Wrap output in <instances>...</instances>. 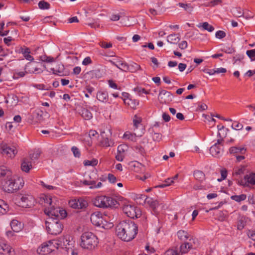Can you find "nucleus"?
I'll list each match as a JSON object with an SVG mask.
<instances>
[{
    "label": "nucleus",
    "instance_id": "obj_30",
    "mask_svg": "<svg viewBox=\"0 0 255 255\" xmlns=\"http://www.w3.org/2000/svg\"><path fill=\"white\" fill-rule=\"evenodd\" d=\"M193 175L195 178L200 182H202L205 179V175L201 171L196 170L194 171Z\"/></svg>",
    "mask_w": 255,
    "mask_h": 255
},
{
    "label": "nucleus",
    "instance_id": "obj_55",
    "mask_svg": "<svg viewBox=\"0 0 255 255\" xmlns=\"http://www.w3.org/2000/svg\"><path fill=\"white\" fill-rule=\"evenodd\" d=\"M221 179H218V181H221L223 180H224L227 176V171L226 169H222L221 171Z\"/></svg>",
    "mask_w": 255,
    "mask_h": 255
},
{
    "label": "nucleus",
    "instance_id": "obj_47",
    "mask_svg": "<svg viewBox=\"0 0 255 255\" xmlns=\"http://www.w3.org/2000/svg\"><path fill=\"white\" fill-rule=\"evenodd\" d=\"M232 128L236 130H240L243 128V126L238 122H234L232 124Z\"/></svg>",
    "mask_w": 255,
    "mask_h": 255
},
{
    "label": "nucleus",
    "instance_id": "obj_23",
    "mask_svg": "<svg viewBox=\"0 0 255 255\" xmlns=\"http://www.w3.org/2000/svg\"><path fill=\"white\" fill-rule=\"evenodd\" d=\"M64 70V65L62 64H59L58 68L57 69H55L54 68L51 69V71L54 74L59 76H64L65 75Z\"/></svg>",
    "mask_w": 255,
    "mask_h": 255
},
{
    "label": "nucleus",
    "instance_id": "obj_38",
    "mask_svg": "<svg viewBox=\"0 0 255 255\" xmlns=\"http://www.w3.org/2000/svg\"><path fill=\"white\" fill-rule=\"evenodd\" d=\"M232 199L237 201L241 202L244 201L246 199V195L245 194H241L240 195H234L231 197Z\"/></svg>",
    "mask_w": 255,
    "mask_h": 255
},
{
    "label": "nucleus",
    "instance_id": "obj_46",
    "mask_svg": "<svg viewBox=\"0 0 255 255\" xmlns=\"http://www.w3.org/2000/svg\"><path fill=\"white\" fill-rule=\"evenodd\" d=\"M133 91L135 92H136L137 94H138L139 95H140L141 92L143 93H145L146 94H149V91H147L145 90V89L139 87H136L134 88V89H133Z\"/></svg>",
    "mask_w": 255,
    "mask_h": 255
},
{
    "label": "nucleus",
    "instance_id": "obj_52",
    "mask_svg": "<svg viewBox=\"0 0 255 255\" xmlns=\"http://www.w3.org/2000/svg\"><path fill=\"white\" fill-rule=\"evenodd\" d=\"M136 150H137L141 155L143 156L145 154V150L143 147L140 145L135 146L134 147Z\"/></svg>",
    "mask_w": 255,
    "mask_h": 255
},
{
    "label": "nucleus",
    "instance_id": "obj_4",
    "mask_svg": "<svg viewBox=\"0 0 255 255\" xmlns=\"http://www.w3.org/2000/svg\"><path fill=\"white\" fill-rule=\"evenodd\" d=\"M46 230L49 234L56 236L60 234L63 230V223L57 219L49 218L45 221Z\"/></svg>",
    "mask_w": 255,
    "mask_h": 255
},
{
    "label": "nucleus",
    "instance_id": "obj_7",
    "mask_svg": "<svg viewBox=\"0 0 255 255\" xmlns=\"http://www.w3.org/2000/svg\"><path fill=\"white\" fill-rule=\"evenodd\" d=\"M192 242L194 243V239H190L189 242H185L182 244L180 246V251L179 253L176 250L169 249L167 250L163 255H180V254L187 253L189 250L194 248L192 245Z\"/></svg>",
    "mask_w": 255,
    "mask_h": 255
},
{
    "label": "nucleus",
    "instance_id": "obj_22",
    "mask_svg": "<svg viewBox=\"0 0 255 255\" xmlns=\"http://www.w3.org/2000/svg\"><path fill=\"white\" fill-rule=\"evenodd\" d=\"M104 134L105 132H103L101 133L102 139L100 141L101 144L102 146L105 147L112 146L114 144V142H113V141L109 140L108 137L105 136Z\"/></svg>",
    "mask_w": 255,
    "mask_h": 255
},
{
    "label": "nucleus",
    "instance_id": "obj_31",
    "mask_svg": "<svg viewBox=\"0 0 255 255\" xmlns=\"http://www.w3.org/2000/svg\"><path fill=\"white\" fill-rule=\"evenodd\" d=\"M177 236L179 239L181 241H185L190 237L189 234L186 231L184 230L179 231L177 232Z\"/></svg>",
    "mask_w": 255,
    "mask_h": 255
},
{
    "label": "nucleus",
    "instance_id": "obj_27",
    "mask_svg": "<svg viewBox=\"0 0 255 255\" xmlns=\"http://www.w3.org/2000/svg\"><path fill=\"white\" fill-rule=\"evenodd\" d=\"M10 226L13 232L18 233L21 230V225L17 220H12Z\"/></svg>",
    "mask_w": 255,
    "mask_h": 255
},
{
    "label": "nucleus",
    "instance_id": "obj_36",
    "mask_svg": "<svg viewBox=\"0 0 255 255\" xmlns=\"http://www.w3.org/2000/svg\"><path fill=\"white\" fill-rule=\"evenodd\" d=\"M147 203L153 209H155L159 205V202L157 200H153L152 198H146Z\"/></svg>",
    "mask_w": 255,
    "mask_h": 255
},
{
    "label": "nucleus",
    "instance_id": "obj_58",
    "mask_svg": "<svg viewBox=\"0 0 255 255\" xmlns=\"http://www.w3.org/2000/svg\"><path fill=\"white\" fill-rule=\"evenodd\" d=\"M92 63V60L90 57H87L84 59L82 64L84 65H87Z\"/></svg>",
    "mask_w": 255,
    "mask_h": 255
},
{
    "label": "nucleus",
    "instance_id": "obj_8",
    "mask_svg": "<svg viewBox=\"0 0 255 255\" xmlns=\"http://www.w3.org/2000/svg\"><path fill=\"white\" fill-rule=\"evenodd\" d=\"M218 136L220 138L218 139L217 142L215 143L210 148V152L212 156L215 157H219L221 154V152L223 150V137L221 135L220 132H218Z\"/></svg>",
    "mask_w": 255,
    "mask_h": 255
},
{
    "label": "nucleus",
    "instance_id": "obj_51",
    "mask_svg": "<svg viewBox=\"0 0 255 255\" xmlns=\"http://www.w3.org/2000/svg\"><path fill=\"white\" fill-rule=\"evenodd\" d=\"M81 182H82L84 185H85V186L90 185V186H93V185H95L96 183V181H94V180L88 181V180H84L83 181H81Z\"/></svg>",
    "mask_w": 255,
    "mask_h": 255
},
{
    "label": "nucleus",
    "instance_id": "obj_45",
    "mask_svg": "<svg viewBox=\"0 0 255 255\" xmlns=\"http://www.w3.org/2000/svg\"><path fill=\"white\" fill-rule=\"evenodd\" d=\"M67 255H78V253L77 250L74 248V245L72 247H70L66 251Z\"/></svg>",
    "mask_w": 255,
    "mask_h": 255
},
{
    "label": "nucleus",
    "instance_id": "obj_16",
    "mask_svg": "<svg viewBox=\"0 0 255 255\" xmlns=\"http://www.w3.org/2000/svg\"><path fill=\"white\" fill-rule=\"evenodd\" d=\"M15 254L14 250L9 245L0 243V255H12Z\"/></svg>",
    "mask_w": 255,
    "mask_h": 255
},
{
    "label": "nucleus",
    "instance_id": "obj_2",
    "mask_svg": "<svg viewBox=\"0 0 255 255\" xmlns=\"http://www.w3.org/2000/svg\"><path fill=\"white\" fill-rule=\"evenodd\" d=\"M92 202L94 206L102 208H117L119 205L116 199L105 196H97L92 200Z\"/></svg>",
    "mask_w": 255,
    "mask_h": 255
},
{
    "label": "nucleus",
    "instance_id": "obj_39",
    "mask_svg": "<svg viewBox=\"0 0 255 255\" xmlns=\"http://www.w3.org/2000/svg\"><path fill=\"white\" fill-rule=\"evenodd\" d=\"M98 160L96 159H93L91 160H85L83 162L85 166H95L98 164Z\"/></svg>",
    "mask_w": 255,
    "mask_h": 255
},
{
    "label": "nucleus",
    "instance_id": "obj_59",
    "mask_svg": "<svg viewBox=\"0 0 255 255\" xmlns=\"http://www.w3.org/2000/svg\"><path fill=\"white\" fill-rule=\"evenodd\" d=\"M222 51L225 52L226 53L231 54L235 52V49L232 47H227L226 49H222Z\"/></svg>",
    "mask_w": 255,
    "mask_h": 255
},
{
    "label": "nucleus",
    "instance_id": "obj_44",
    "mask_svg": "<svg viewBox=\"0 0 255 255\" xmlns=\"http://www.w3.org/2000/svg\"><path fill=\"white\" fill-rule=\"evenodd\" d=\"M119 68L123 71L127 72L128 70V64L122 61H119Z\"/></svg>",
    "mask_w": 255,
    "mask_h": 255
},
{
    "label": "nucleus",
    "instance_id": "obj_10",
    "mask_svg": "<svg viewBox=\"0 0 255 255\" xmlns=\"http://www.w3.org/2000/svg\"><path fill=\"white\" fill-rule=\"evenodd\" d=\"M57 244L66 251L69 248L72 247L74 245L75 242L71 236L66 235L60 237L58 240Z\"/></svg>",
    "mask_w": 255,
    "mask_h": 255
},
{
    "label": "nucleus",
    "instance_id": "obj_37",
    "mask_svg": "<svg viewBox=\"0 0 255 255\" xmlns=\"http://www.w3.org/2000/svg\"><path fill=\"white\" fill-rule=\"evenodd\" d=\"M38 6L42 9H48L50 8V4L44 0H41L38 3Z\"/></svg>",
    "mask_w": 255,
    "mask_h": 255
},
{
    "label": "nucleus",
    "instance_id": "obj_40",
    "mask_svg": "<svg viewBox=\"0 0 255 255\" xmlns=\"http://www.w3.org/2000/svg\"><path fill=\"white\" fill-rule=\"evenodd\" d=\"M179 5L184 8L186 11H187L189 12H191L193 9V7L191 6L190 4H185L183 3H179Z\"/></svg>",
    "mask_w": 255,
    "mask_h": 255
},
{
    "label": "nucleus",
    "instance_id": "obj_42",
    "mask_svg": "<svg viewBox=\"0 0 255 255\" xmlns=\"http://www.w3.org/2000/svg\"><path fill=\"white\" fill-rule=\"evenodd\" d=\"M246 54L252 61H255V49L247 50Z\"/></svg>",
    "mask_w": 255,
    "mask_h": 255
},
{
    "label": "nucleus",
    "instance_id": "obj_43",
    "mask_svg": "<svg viewBox=\"0 0 255 255\" xmlns=\"http://www.w3.org/2000/svg\"><path fill=\"white\" fill-rule=\"evenodd\" d=\"M246 170L245 166H241L240 168L236 169L234 172V174L236 175H241L244 173Z\"/></svg>",
    "mask_w": 255,
    "mask_h": 255
},
{
    "label": "nucleus",
    "instance_id": "obj_57",
    "mask_svg": "<svg viewBox=\"0 0 255 255\" xmlns=\"http://www.w3.org/2000/svg\"><path fill=\"white\" fill-rule=\"evenodd\" d=\"M248 236L250 238L255 241V230H249L248 232Z\"/></svg>",
    "mask_w": 255,
    "mask_h": 255
},
{
    "label": "nucleus",
    "instance_id": "obj_48",
    "mask_svg": "<svg viewBox=\"0 0 255 255\" xmlns=\"http://www.w3.org/2000/svg\"><path fill=\"white\" fill-rule=\"evenodd\" d=\"M99 45L105 49L109 48L112 47V44L111 42L106 43L105 41H100L99 43Z\"/></svg>",
    "mask_w": 255,
    "mask_h": 255
},
{
    "label": "nucleus",
    "instance_id": "obj_21",
    "mask_svg": "<svg viewBox=\"0 0 255 255\" xmlns=\"http://www.w3.org/2000/svg\"><path fill=\"white\" fill-rule=\"evenodd\" d=\"M19 52L21 53L24 58L29 61H32L34 60V58L32 56L30 55V50L29 48L27 47H21L20 49Z\"/></svg>",
    "mask_w": 255,
    "mask_h": 255
},
{
    "label": "nucleus",
    "instance_id": "obj_50",
    "mask_svg": "<svg viewBox=\"0 0 255 255\" xmlns=\"http://www.w3.org/2000/svg\"><path fill=\"white\" fill-rule=\"evenodd\" d=\"M215 35L217 38L222 39L226 36V34L224 31L219 30L216 32Z\"/></svg>",
    "mask_w": 255,
    "mask_h": 255
},
{
    "label": "nucleus",
    "instance_id": "obj_25",
    "mask_svg": "<svg viewBox=\"0 0 255 255\" xmlns=\"http://www.w3.org/2000/svg\"><path fill=\"white\" fill-rule=\"evenodd\" d=\"M11 172L7 168L4 166H0V178L6 176V178L11 176Z\"/></svg>",
    "mask_w": 255,
    "mask_h": 255
},
{
    "label": "nucleus",
    "instance_id": "obj_64",
    "mask_svg": "<svg viewBox=\"0 0 255 255\" xmlns=\"http://www.w3.org/2000/svg\"><path fill=\"white\" fill-rule=\"evenodd\" d=\"M108 83H109V86L111 88L115 89H117V88H118L117 85L113 80H109Z\"/></svg>",
    "mask_w": 255,
    "mask_h": 255
},
{
    "label": "nucleus",
    "instance_id": "obj_28",
    "mask_svg": "<svg viewBox=\"0 0 255 255\" xmlns=\"http://www.w3.org/2000/svg\"><path fill=\"white\" fill-rule=\"evenodd\" d=\"M9 210L7 204L3 200L0 199V215L5 214Z\"/></svg>",
    "mask_w": 255,
    "mask_h": 255
},
{
    "label": "nucleus",
    "instance_id": "obj_3",
    "mask_svg": "<svg viewBox=\"0 0 255 255\" xmlns=\"http://www.w3.org/2000/svg\"><path fill=\"white\" fill-rule=\"evenodd\" d=\"M81 247L89 251L94 250L98 244L97 237L91 232L83 233L81 236Z\"/></svg>",
    "mask_w": 255,
    "mask_h": 255
},
{
    "label": "nucleus",
    "instance_id": "obj_24",
    "mask_svg": "<svg viewBox=\"0 0 255 255\" xmlns=\"http://www.w3.org/2000/svg\"><path fill=\"white\" fill-rule=\"evenodd\" d=\"M180 38L179 37V34H172L169 35L167 37V40L168 42L173 44H176L179 41Z\"/></svg>",
    "mask_w": 255,
    "mask_h": 255
},
{
    "label": "nucleus",
    "instance_id": "obj_63",
    "mask_svg": "<svg viewBox=\"0 0 255 255\" xmlns=\"http://www.w3.org/2000/svg\"><path fill=\"white\" fill-rule=\"evenodd\" d=\"M207 108L208 106H207V105L204 103L199 105L198 108V110L201 111L206 110L207 109Z\"/></svg>",
    "mask_w": 255,
    "mask_h": 255
},
{
    "label": "nucleus",
    "instance_id": "obj_62",
    "mask_svg": "<svg viewBox=\"0 0 255 255\" xmlns=\"http://www.w3.org/2000/svg\"><path fill=\"white\" fill-rule=\"evenodd\" d=\"M162 118L165 122H168L170 120V117L166 113H164L162 114Z\"/></svg>",
    "mask_w": 255,
    "mask_h": 255
},
{
    "label": "nucleus",
    "instance_id": "obj_26",
    "mask_svg": "<svg viewBox=\"0 0 255 255\" xmlns=\"http://www.w3.org/2000/svg\"><path fill=\"white\" fill-rule=\"evenodd\" d=\"M246 151V149H245L244 147L232 146L229 149V152L231 154H245Z\"/></svg>",
    "mask_w": 255,
    "mask_h": 255
},
{
    "label": "nucleus",
    "instance_id": "obj_56",
    "mask_svg": "<svg viewBox=\"0 0 255 255\" xmlns=\"http://www.w3.org/2000/svg\"><path fill=\"white\" fill-rule=\"evenodd\" d=\"M161 138L162 135L159 133H154L153 135V139L155 141L159 142L161 139Z\"/></svg>",
    "mask_w": 255,
    "mask_h": 255
},
{
    "label": "nucleus",
    "instance_id": "obj_19",
    "mask_svg": "<svg viewBox=\"0 0 255 255\" xmlns=\"http://www.w3.org/2000/svg\"><path fill=\"white\" fill-rule=\"evenodd\" d=\"M32 165L29 159L24 158L21 160V169L23 171L28 172L31 169Z\"/></svg>",
    "mask_w": 255,
    "mask_h": 255
},
{
    "label": "nucleus",
    "instance_id": "obj_12",
    "mask_svg": "<svg viewBox=\"0 0 255 255\" xmlns=\"http://www.w3.org/2000/svg\"><path fill=\"white\" fill-rule=\"evenodd\" d=\"M0 153L9 158H13L17 153V150L14 146L12 147L6 144L1 143L0 145Z\"/></svg>",
    "mask_w": 255,
    "mask_h": 255
},
{
    "label": "nucleus",
    "instance_id": "obj_14",
    "mask_svg": "<svg viewBox=\"0 0 255 255\" xmlns=\"http://www.w3.org/2000/svg\"><path fill=\"white\" fill-rule=\"evenodd\" d=\"M20 201L19 202L23 208H31L35 203L34 197L29 194H24L20 196Z\"/></svg>",
    "mask_w": 255,
    "mask_h": 255
},
{
    "label": "nucleus",
    "instance_id": "obj_49",
    "mask_svg": "<svg viewBox=\"0 0 255 255\" xmlns=\"http://www.w3.org/2000/svg\"><path fill=\"white\" fill-rule=\"evenodd\" d=\"M67 216V212L66 211L61 208L60 210H59V215H58V220L59 219H63L64 218H65Z\"/></svg>",
    "mask_w": 255,
    "mask_h": 255
},
{
    "label": "nucleus",
    "instance_id": "obj_1",
    "mask_svg": "<svg viewBox=\"0 0 255 255\" xmlns=\"http://www.w3.org/2000/svg\"><path fill=\"white\" fill-rule=\"evenodd\" d=\"M138 232V227L132 221H123L116 227V233L122 240L129 242L133 239Z\"/></svg>",
    "mask_w": 255,
    "mask_h": 255
},
{
    "label": "nucleus",
    "instance_id": "obj_41",
    "mask_svg": "<svg viewBox=\"0 0 255 255\" xmlns=\"http://www.w3.org/2000/svg\"><path fill=\"white\" fill-rule=\"evenodd\" d=\"M202 27L204 30H206L209 32H212L214 30V27L212 25H210L207 22L203 23Z\"/></svg>",
    "mask_w": 255,
    "mask_h": 255
},
{
    "label": "nucleus",
    "instance_id": "obj_53",
    "mask_svg": "<svg viewBox=\"0 0 255 255\" xmlns=\"http://www.w3.org/2000/svg\"><path fill=\"white\" fill-rule=\"evenodd\" d=\"M72 151L75 157H79L80 156V152L79 150V149L76 147L73 146L72 147Z\"/></svg>",
    "mask_w": 255,
    "mask_h": 255
},
{
    "label": "nucleus",
    "instance_id": "obj_33",
    "mask_svg": "<svg viewBox=\"0 0 255 255\" xmlns=\"http://www.w3.org/2000/svg\"><path fill=\"white\" fill-rule=\"evenodd\" d=\"M141 69L140 66L135 63H132L130 65H128V71H130V72L133 73Z\"/></svg>",
    "mask_w": 255,
    "mask_h": 255
},
{
    "label": "nucleus",
    "instance_id": "obj_54",
    "mask_svg": "<svg viewBox=\"0 0 255 255\" xmlns=\"http://www.w3.org/2000/svg\"><path fill=\"white\" fill-rule=\"evenodd\" d=\"M108 180H109V182H111V183H116V180H117V178L114 175L110 173L108 174Z\"/></svg>",
    "mask_w": 255,
    "mask_h": 255
},
{
    "label": "nucleus",
    "instance_id": "obj_13",
    "mask_svg": "<svg viewBox=\"0 0 255 255\" xmlns=\"http://www.w3.org/2000/svg\"><path fill=\"white\" fill-rule=\"evenodd\" d=\"M53 241H49L48 242L44 243L39 247L37 250V253L39 254L45 255L51 253L54 251L55 248L53 244Z\"/></svg>",
    "mask_w": 255,
    "mask_h": 255
},
{
    "label": "nucleus",
    "instance_id": "obj_32",
    "mask_svg": "<svg viewBox=\"0 0 255 255\" xmlns=\"http://www.w3.org/2000/svg\"><path fill=\"white\" fill-rule=\"evenodd\" d=\"M125 103L127 104L130 107L133 109H135L136 106L138 105L139 102L137 100L128 99L127 101L125 100Z\"/></svg>",
    "mask_w": 255,
    "mask_h": 255
},
{
    "label": "nucleus",
    "instance_id": "obj_29",
    "mask_svg": "<svg viewBox=\"0 0 255 255\" xmlns=\"http://www.w3.org/2000/svg\"><path fill=\"white\" fill-rule=\"evenodd\" d=\"M245 180L246 181L245 183L247 185V183L252 185H255V173H252L250 175H246L244 177Z\"/></svg>",
    "mask_w": 255,
    "mask_h": 255
},
{
    "label": "nucleus",
    "instance_id": "obj_17",
    "mask_svg": "<svg viewBox=\"0 0 255 255\" xmlns=\"http://www.w3.org/2000/svg\"><path fill=\"white\" fill-rule=\"evenodd\" d=\"M60 209V207H55L52 206L48 210L45 209L44 212L49 218H54V219H58L59 210Z\"/></svg>",
    "mask_w": 255,
    "mask_h": 255
},
{
    "label": "nucleus",
    "instance_id": "obj_60",
    "mask_svg": "<svg viewBox=\"0 0 255 255\" xmlns=\"http://www.w3.org/2000/svg\"><path fill=\"white\" fill-rule=\"evenodd\" d=\"M41 185L43 187L46 188V189H47L48 190H52V189H54L56 188V187H54V186H53L51 185H46L43 181H41Z\"/></svg>",
    "mask_w": 255,
    "mask_h": 255
},
{
    "label": "nucleus",
    "instance_id": "obj_15",
    "mask_svg": "<svg viewBox=\"0 0 255 255\" xmlns=\"http://www.w3.org/2000/svg\"><path fill=\"white\" fill-rule=\"evenodd\" d=\"M134 131L137 136H141L144 132L143 126L141 124V119L135 115L133 120Z\"/></svg>",
    "mask_w": 255,
    "mask_h": 255
},
{
    "label": "nucleus",
    "instance_id": "obj_34",
    "mask_svg": "<svg viewBox=\"0 0 255 255\" xmlns=\"http://www.w3.org/2000/svg\"><path fill=\"white\" fill-rule=\"evenodd\" d=\"M136 137L138 136L136 134H135V131H134L133 133H132L129 131H126L124 135V138L129 139L133 141H136Z\"/></svg>",
    "mask_w": 255,
    "mask_h": 255
},
{
    "label": "nucleus",
    "instance_id": "obj_5",
    "mask_svg": "<svg viewBox=\"0 0 255 255\" xmlns=\"http://www.w3.org/2000/svg\"><path fill=\"white\" fill-rule=\"evenodd\" d=\"M21 183V180L19 178L16 180L11 175L10 176L7 178L6 180L2 182V189L6 192L13 193L23 186Z\"/></svg>",
    "mask_w": 255,
    "mask_h": 255
},
{
    "label": "nucleus",
    "instance_id": "obj_61",
    "mask_svg": "<svg viewBox=\"0 0 255 255\" xmlns=\"http://www.w3.org/2000/svg\"><path fill=\"white\" fill-rule=\"evenodd\" d=\"M179 47L181 49H184L187 47V42L186 41H182L179 44Z\"/></svg>",
    "mask_w": 255,
    "mask_h": 255
},
{
    "label": "nucleus",
    "instance_id": "obj_9",
    "mask_svg": "<svg viewBox=\"0 0 255 255\" xmlns=\"http://www.w3.org/2000/svg\"><path fill=\"white\" fill-rule=\"evenodd\" d=\"M124 213L130 218H137L141 216V211L137 207L131 205H126L123 207Z\"/></svg>",
    "mask_w": 255,
    "mask_h": 255
},
{
    "label": "nucleus",
    "instance_id": "obj_18",
    "mask_svg": "<svg viewBox=\"0 0 255 255\" xmlns=\"http://www.w3.org/2000/svg\"><path fill=\"white\" fill-rule=\"evenodd\" d=\"M238 214V221L237 223V229L238 230H242L246 225L248 218L246 217L241 215L240 214Z\"/></svg>",
    "mask_w": 255,
    "mask_h": 255
},
{
    "label": "nucleus",
    "instance_id": "obj_35",
    "mask_svg": "<svg viewBox=\"0 0 255 255\" xmlns=\"http://www.w3.org/2000/svg\"><path fill=\"white\" fill-rule=\"evenodd\" d=\"M81 116L86 120H89L92 118V113L87 109H84L81 111Z\"/></svg>",
    "mask_w": 255,
    "mask_h": 255
},
{
    "label": "nucleus",
    "instance_id": "obj_6",
    "mask_svg": "<svg viewBox=\"0 0 255 255\" xmlns=\"http://www.w3.org/2000/svg\"><path fill=\"white\" fill-rule=\"evenodd\" d=\"M108 217L105 215V219H104L102 214L100 212H95L91 215V221L92 223L97 226L109 229L113 226L112 223H109L107 221Z\"/></svg>",
    "mask_w": 255,
    "mask_h": 255
},
{
    "label": "nucleus",
    "instance_id": "obj_11",
    "mask_svg": "<svg viewBox=\"0 0 255 255\" xmlns=\"http://www.w3.org/2000/svg\"><path fill=\"white\" fill-rule=\"evenodd\" d=\"M69 205L70 207L75 209L85 210L88 206V203L84 199L79 198L70 200L69 201Z\"/></svg>",
    "mask_w": 255,
    "mask_h": 255
},
{
    "label": "nucleus",
    "instance_id": "obj_20",
    "mask_svg": "<svg viewBox=\"0 0 255 255\" xmlns=\"http://www.w3.org/2000/svg\"><path fill=\"white\" fill-rule=\"evenodd\" d=\"M97 99L100 102L106 103L108 101L109 96L107 91L104 90H100L97 92Z\"/></svg>",
    "mask_w": 255,
    "mask_h": 255
}]
</instances>
